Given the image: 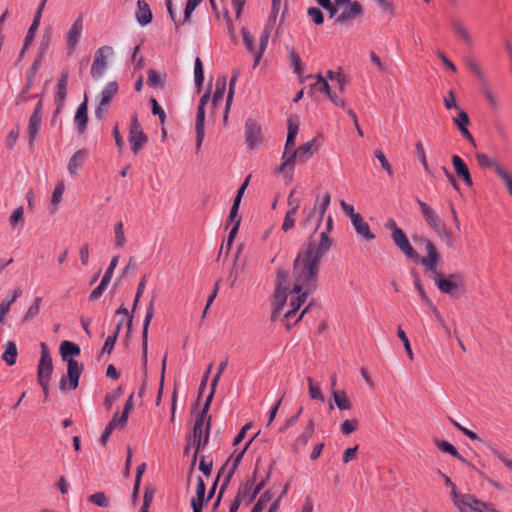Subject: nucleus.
<instances>
[{"label": "nucleus", "instance_id": "nucleus-1", "mask_svg": "<svg viewBox=\"0 0 512 512\" xmlns=\"http://www.w3.org/2000/svg\"><path fill=\"white\" fill-rule=\"evenodd\" d=\"M332 230L333 222L329 216L319 240L310 239L307 247L297 254L293 265L294 283L291 289L287 272H277L273 318L283 314L287 320L291 319L304 304L308 294L316 289L320 262L333 245V240L329 236Z\"/></svg>", "mask_w": 512, "mask_h": 512}, {"label": "nucleus", "instance_id": "nucleus-2", "mask_svg": "<svg viewBox=\"0 0 512 512\" xmlns=\"http://www.w3.org/2000/svg\"><path fill=\"white\" fill-rule=\"evenodd\" d=\"M420 241L425 245L427 255L420 259L421 265L424 267L426 273H429L431 278L435 281L437 288L451 297H458L460 289L463 286V278L460 274H450L447 277H442L438 271L440 261L439 253L434 244L426 239L421 238Z\"/></svg>", "mask_w": 512, "mask_h": 512}, {"label": "nucleus", "instance_id": "nucleus-3", "mask_svg": "<svg viewBox=\"0 0 512 512\" xmlns=\"http://www.w3.org/2000/svg\"><path fill=\"white\" fill-rule=\"evenodd\" d=\"M81 350L80 347L74 342L65 340L60 344V354L64 361L67 362V377H62L59 381V388L61 391L66 389L75 390L78 387L79 378L81 376L83 366L73 357L78 356Z\"/></svg>", "mask_w": 512, "mask_h": 512}, {"label": "nucleus", "instance_id": "nucleus-4", "mask_svg": "<svg viewBox=\"0 0 512 512\" xmlns=\"http://www.w3.org/2000/svg\"><path fill=\"white\" fill-rule=\"evenodd\" d=\"M210 404H211V395H208L203 408L199 411V413L196 416V420H195L194 427H193L192 441L184 449L185 454L188 453L190 446H192L195 449L191 468H193L196 463L199 451L209 441L211 421H210V417H208L207 413H208Z\"/></svg>", "mask_w": 512, "mask_h": 512}, {"label": "nucleus", "instance_id": "nucleus-5", "mask_svg": "<svg viewBox=\"0 0 512 512\" xmlns=\"http://www.w3.org/2000/svg\"><path fill=\"white\" fill-rule=\"evenodd\" d=\"M330 202H331V195H330V193L326 192L320 200L318 198L316 199L314 206L312 208H310V209L304 208L303 209L302 214L304 215V219L302 220L301 225L304 228H306V227L313 228V234L309 237L307 243H309L310 239L319 240L321 232L325 230L327 218L329 216H332L331 214H329L326 217L325 225H324L323 229L318 233V230L321 227L322 221H323L325 213L330 205ZM331 218L333 219V217H331ZM332 222L334 223L333 220H332ZM306 245H308V244H306ZM306 247L307 246H305V248Z\"/></svg>", "mask_w": 512, "mask_h": 512}, {"label": "nucleus", "instance_id": "nucleus-6", "mask_svg": "<svg viewBox=\"0 0 512 512\" xmlns=\"http://www.w3.org/2000/svg\"><path fill=\"white\" fill-rule=\"evenodd\" d=\"M315 144V139L301 145L296 150H293L290 155L288 153L282 154V163L277 168L279 173H287L288 177L291 178L294 172V165L296 159L300 161H307L313 154L312 148Z\"/></svg>", "mask_w": 512, "mask_h": 512}, {"label": "nucleus", "instance_id": "nucleus-7", "mask_svg": "<svg viewBox=\"0 0 512 512\" xmlns=\"http://www.w3.org/2000/svg\"><path fill=\"white\" fill-rule=\"evenodd\" d=\"M41 357L38 364V381L45 395H48L49 382L53 371V364L49 348L46 343H41Z\"/></svg>", "mask_w": 512, "mask_h": 512}, {"label": "nucleus", "instance_id": "nucleus-8", "mask_svg": "<svg viewBox=\"0 0 512 512\" xmlns=\"http://www.w3.org/2000/svg\"><path fill=\"white\" fill-rule=\"evenodd\" d=\"M427 225L442 239H449L450 234L436 211L426 202L416 199Z\"/></svg>", "mask_w": 512, "mask_h": 512}, {"label": "nucleus", "instance_id": "nucleus-9", "mask_svg": "<svg viewBox=\"0 0 512 512\" xmlns=\"http://www.w3.org/2000/svg\"><path fill=\"white\" fill-rule=\"evenodd\" d=\"M251 441L252 440H250L241 451L237 452L236 454L231 455V457L228 459V461L221 467V469H220V471L218 473V478L221 475H224V480H223V483L221 485L220 492H219L218 498H217V500H216V502L214 504V507L218 506V504L220 502V499H221V495H222L224 489L226 488V486L230 482L232 476L234 475V473H235V471L237 469V466L241 462V460H242L246 450L248 449Z\"/></svg>", "mask_w": 512, "mask_h": 512}, {"label": "nucleus", "instance_id": "nucleus-10", "mask_svg": "<svg viewBox=\"0 0 512 512\" xmlns=\"http://www.w3.org/2000/svg\"><path fill=\"white\" fill-rule=\"evenodd\" d=\"M114 54L111 46L105 45L99 47L94 53V59L90 74L93 79H100L108 68V61Z\"/></svg>", "mask_w": 512, "mask_h": 512}, {"label": "nucleus", "instance_id": "nucleus-11", "mask_svg": "<svg viewBox=\"0 0 512 512\" xmlns=\"http://www.w3.org/2000/svg\"><path fill=\"white\" fill-rule=\"evenodd\" d=\"M119 90L118 83L116 81L108 82L100 94L97 96V106L95 108V117L101 120L107 111V108L113 98L117 95Z\"/></svg>", "mask_w": 512, "mask_h": 512}, {"label": "nucleus", "instance_id": "nucleus-12", "mask_svg": "<svg viewBox=\"0 0 512 512\" xmlns=\"http://www.w3.org/2000/svg\"><path fill=\"white\" fill-rule=\"evenodd\" d=\"M83 29V17L82 15H80L73 21V23L71 24V26L65 34L66 53L68 56L72 55L75 52L78 44L81 41Z\"/></svg>", "mask_w": 512, "mask_h": 512}, {"label": "nucleus", "instance_id": "nucleus-13", "mask_svg": "<svg viewBox=\"0 0 512 512\" xmlns=\"http://www.w3.org/2000/svg\"><path fill=\"white\" fill-rule=\"evenodd\" d=\"M129 143L134 154H137L138 151L147 143V136L144 134L135 113L131 117Z\"/></svg>", "mask_w": 512, "mask_h": 512}, {"label": "nucleus", "instance_id": "nucleus-14", "mask_svg": "<svg viewBox=\"0 0 512 512\" xmlns=\"http://www.w3.org/2000/svg\"><path fill=\"white\" fill-rule=\"evenodd\" d=\"M452 500L460 512H483L488 506L469 494H458Z\"/></svg>", "mask_w": 512, "mask_h": 512}, {"label": "nucleus", "instance_id": "nucleus-15", "mask_svg": "<svg viewBox=\"0 0 512 512\" xmlns=\"http://www.w3.org/2000/svg\"><path fill=\"white\" fill-rule=\"evenodd\" d=\"M391 237H392L394 244L400 249V251L406 257H408L414 261L420 262V259L422 257H420L418 255V253L410 245L409 240L402 229L395 230V233H392Z\"/></svg>", "mask_w": 512, "mask_h": 512}, {"label": "nucleus", "instance_id": "nucleus-16", "mask_svg": "<svg viewBox=\"0 0 512 512\" xmlns=\"http://www.w3.org/2000/svg\"><path fill=\"white\" fill-rule=\"evenodd\" d=\"M154 301L155 296L152 297L147 309L146 314L143 322V329H142V360H143V366L146 367L147 365V357H148V329L149 325L151 323V320L154 316Z\"/></svg>", "mask_w": 512, "mask_h": 512}, {"label": "nucleus", "instance_id": "nucleus-17", "mask_svg": "<svg viewBox=\"0 0 512 512\" xmlns=\"http://www.w3.org/2000/svg\"><path fill=\"white\" fill-rule=\"evenodd\" d=\"M262 142L261 127L254 120L248 119L245 123V144L254 149Z\"/></svg>", "mask_w": 512, "mask_h": 512}, {"label": "nucleus", "instance_id": "nucleus-18", "mask_svg": "<svg viewBox=\"0 0 512 512\" xmlns=\"http://www.w3.org/2000/svg\"><path fill=\"white\" fill-rule=\"evenodd\" d=\"M89 153L85 149L77 150L69 159L67 170L70 176L75 177L78 174V170L84 165Z\"/></svg>", "mask_w": 512, "mask_h": 512}, {"label": "nucleus", "instance_id": "nucleus-19", "mask_svg": "<svg viewBox=\"0 0 512 512\" xmlns=\"http://www.w3.org/2000/svg\"><path fill=\"white\" fill-rule=\"evenodd\" d=\"M46 2H47V0H42V2L39 4V6L35 12L33 22L30 25V27L26 33L25 39H24V47L22 49V53L34 40L35 32L38 29L39 22H40V19L42 16V12L45 8Z\"/></svg>", "mask_w": 512, "mask_h": 512}, {"label": "nucleus", "instance_id": "nucleus-20", "mask_svg": "<svg viewBox=\"0 0 512 512\" xmlns=\"http://www.w3.org/2000/svg\"><path fill=\"white\" fill-rule=\"evenodd\" d=\"M21 294L22 290L17 287L12 291L11 295H6L5 298L2 299L0 303V325L5 324L6 317L12 304L21 296Z\"/></svg>", "mask_w": 512, "mask_h": 512}, {"label": "nucleus", "instance_id": "nucleus-21", "mask_svg": "<svg viewBox=\"0 0 512 512\" xmlns=\"http://www.w3.org/2000/svg\"><path fill=\"white\" fill-rule=\"evenodd\" d=\"M363 13L362 6L359 2L353 1L347 3V7L337 16L336 23H344L350 19L361 16Z\"/></svg>", "mask_w": 512, "mask_h": 512}, {"label": "nucleus", "instance_id": "nucleus-22", "mask_svg": "<svg viewBox=\"0 0 512 512\" xmlns=\"http://www.w3.org/2000/svg\"><path fill=\"white\" fill-rule=\"evenodd\" d=\"M195 133H196V152H198L202 146L204 137H205V109L197 108L196 115V123H195Z\"/></svg>", "mask_w": 512, "mask_h": 512}, {"label": "nucleus", "instance_id": "nucleus-23", "mask_svg": "<svg viewBox=\"0 0 512 512\" xmlns=\"http://www.w3.org/2000/svg\"><path fill=\"white\" fill-rule=\"evenodd\" d=\"M354 230L357 235L362 237L366 241H371L375 238V235L371 232L369 224L363 219V217L358 215L351 220Z\"/></svg>", "mask_w": 512, "mask_h": 512}, {"label": "nucleus", "instance_id": "nucleus-24", "mask_svg": "<svg viewBox=\"0 0 512 512\" xmlns=\"http://www.w3.org/2000/svg\"><path fill=\"white\" fill-rule=\"evenodd\" d=\"M274 24L275 22H269V19L265 24V27L260 37L259 49L255 54L254 67H256L259 64L260 59L262 58V55L265 52Z\"/></svg>", "mask_w": 512, "mask_h": 512}, {"label": "nucleus", "instance_id": "nucleus-25", "mask_svg": "<svg viewBox=\"0 0 512 512\" xmlns=\"http://www.w3.org/2000/svg\"><path fill=\"white\" fill-rule=\"evenodd\" d=\"M74 121L78 132L82 134L86 130L88 123V105L86 97L84 101L78 106Z\"/></svg>", "mask_w": 512, "mask_h": 512}, {"label": "nucleus", "instance_id": "nucleus-26", "mask_svg": "<svg viewBox=\"0 0 512 512\" xmlns=\"http://www.w3.org/2000/svg\"><path fill=\"white\" fill-rule=\"evenodd\" d=\"M452 163L458 177H460L465 182L466 185L472 186L473 181L469 169L467 165L464 163V161L458 155H453Z\"/></svg>", "mask_w": 512, "mask_h": 512}, {"label": "nucleus", "instance_id": "nucleus-27", "mask_svg": "<svg viewBox=\"0 0 512 512\" xmlns=\"http://www.w3.org/2000/svg\"><path fill=\"white\" fill-rule=\"evenodd\" d=\"M136 20L141 26H146L152 21L151 10L144 0L137 1Z\"/></svg>", "mask_w": 512, "mask_h": 512}, {"label": "nucleus", "instance_id": "nucleus-28", "mask_svg": "<svg viewBox=\"0 0 512 512\" xmlns=\"http://www.w3.org/2000/svg\"><path fill=\"white\" fill-rule=\"evenodd\" d=\"M41 130V116L37 114H31L28 123V142L30 146H33L36 141L39 132Z\"/></svg>", "mask_w": 512, "mask_h": 512}, {"label": "nucleus", "instance_id": "nucleus-29", "mask_svg": "<svg viewBox=\"0 0 512 512\" xmlns=\"http://www.w3.org/2000/svg\"><path fill=\"white\" fill-rule=\"evenodd\" d=\"M452 29L455 35L461 39L466 45L472 46L473 45V38L467 29V27L458 20H455L452 22Z\"/></svg>", "mask_w": 512, "mask_h": 512}, {"label": "nucleus", "instance_id": "nucleus-30", "mask_svg": "<svg viewBox=\"0 0 512 512\" xmlns=\"http://www.w3.org/2000/svg\"><path fill=\"white\" fill-rule=\"evenodd\" d=\"M487 447L491 454L496 457L503 465L512 472V458L508 455V453L500 448H498L494 443H488Z\"/></svg>", "mask_w": 512, "mask_h": 512}, {"label": "nucleus", "instance_id": "nucleus-31", "mask_svg": "<svg viewBox=\"0 0 512 512\" xmlns=\"http://www.w3.org/2000/svg\"><path fill=\"white\" fill-rule=\"evenodd\" d=\"M313 433H314V422H313V420H309L308 425L306 426L305 430L295 440V442L293 444V449L295 451H299L300 448L307 445L309 440L312 438Z\"/></svg>", "mask_w": 512, "mask_h": 512}, {"label": "nucleus", "instance_id": "nucleus-32", "mask_svg": "<svg viewBox=\"0 0 512 512\" xmlns=\"http://www.w3.org/2000/svg\"><path fill=\"white\" fill-rule=\"evenodd\" d=\"M332 398L339 410H349L352 407L351 401L348 399L344 390H332Z\"/></svg>", "mask_w": 512, "mask_h": 512}, {"label": "nucleus", "instance_id": "nucleus-33", "mask_svg": "<svg viewBox=\"0 0 512 512\" xmlns=\"http://www.w3.org/2000/svg\"><path fill=\"white\" fill-rule=\"evenodd\" d=\"M65 190V184L63 181H59L52 193L51 203H50V212L53 214L58 210V205L62 201V197Z\"/></svg>", "mask_w": 512, "mask_h": 512}, {"label": "nucleus", "instance_id": "nucleus-34", "mask_svg": "<svg viewBox=\"0 0 512 512\" xmlns=\"http://www.w3.org/2000/svg\"><path fill=\"white\" fill-rule=\"evenodd\" d=\"M4 348H5V350H4V353L2 355L3 361L8 366L14 365L16 363V359H17V355H18L17 346H16L15 342L8 341L5 344Z\"/></svg>", "mask_w": 512, "mask_h": 512}, {"label": "nucleus", "instance_id": "nucleus-35", "mask_svg": "<svg viewBox=\"0 0 512 512\" xmlns=\"http://www.w3.org/2000/svg\"><path fill=\"white\" fill-rule=\"evenodd\" d=\"M476 160L481 168H493L497 175L499 171L498 169L505 170L496 159H491L484 153H477Z\"/></svg>", "mask_w": 512, "mask_h": 512}, {"label": "nucleus", "instance_id": "nucleus-36", "mask_svg": "<svg viewBox=\"0 0 512 512\" xmlns=\"http://www.w3.org/2000/svg\"><path fill=\"white\" fill-rule=\"evenodd\" d=\"M298 211V202L295 203L293 207H291L285 214V218L282 224V230L284 232L292 229L296 222V214Z\"/></svg>", "mask_w": 512, "mask_h": 512}, {"label": "nucleus", "instance_id": "nucleus-37", "mask_svg": "<svg viewBox=\"0 0 512 512\" xmlns=\"http://www.w3.org/2000/svg\"><path fill=\"white\" fill-rule=\"evenodd\" d=\"M437 447L444 453L451 455L452 457L458 459L461 462H465V459L462 455L457 451V449L448 441L441 440L436 442Z\"/></svg>", "mask_w": 512, "mask_h": 512}, {"label": "nucleus", "instance_id": "nucleus-38", "mask_svg": "<svg viewBox=\"0 0 512 512\" xmlns=\"http://www.w3.org/2000/svg\"><path fill=\"white\" fill-rule=\"evenodd\" d=\"M415 155L418 158L421 165L423 166L425 172L431 176H434L427 162L426 153L421 141H418L415 144Z\"/></svg>", "mask_w": 512, "mask_h": 512}, {"label": "nucleus", "instance_id": "nucleus-39", "mask_svg": "<svg viewBox=\"0 0 512 512\" xmlns=\"http://www.w3.org/2000/svg\"><path fill=\"white\" fill-rule=\"evenodd\" d=\"M114 235H115V241L114 245L116 248L120 249L123 248L126 245V237L124 233V224L122 221H119L114 226Z\"/></svg>", "mask_w": 512, "mask_h": 512}, {"label": "nucleus", "instance_id": "nucleus-40", "mask_svg": "<svg viewBox=\"0 0 512 512\" xmlns=\"http://www.w3.org/2000/svg\"><path fill=\"white\" fill-rule=\"evenodd\" d=\"M66 96H67V86L57 84L55 96H54V101L57 105L56 113L60 112L63 109V107L65 105Z\"/></svg>", "mask_w": 512, "mask_h": 512}, {"label": "nucleus", "instance_id": "nucleus-41", "mask_svg": "<svg viewBox=\"0 0 512 512\" xmlns=\"http://www.w3.org/2000/svg\"><path fill=\"white\" fill-rule=\"evenodd\" d=\"M227 365H228V357H226L223 361H221L220 364L217 367V372L214 375V377H213V379L211 381V384H210L211 390H210L209 395H211V400L213 399V395H214L215 389H216V387L218 385V382L220 380L221 375L223 374V372L227 368Z\"/></svg>", "mask_w": 512, "mask_h": 512}, {"label": "nucleus", "instance_id": "nucleus-42", "mask_svg": "<svg viewBox=\"0 0 512 512\" xmlns=\"http://www.w3.org/2000/svg\"><path fill=\"white\" fill-rule=\"evenodd\" d=\"M194 80L196 86L200 89L204 81L203 64L199 57H196L194 63Z\"/></svg>", "mask_w": 512, "mask_h": 512}, {"label": "nucleus", "instance_id": "nucleus-43", "mask_svg": "<svg viewBox=\"0 0 512 512\" xmlns=\"http://www.w3.org/2000/svg\"><path fill=\"white\" fill-rule=\"evenodd\" d=\"M121 326H122V322H120L117 327H116V330L114 332L113 335H110L106 338L105 342H104V345L102 347V353H107V354H110L111 351L113 350L114 348V345H115V342L117 340V337H118V333L121 329Z\"/></svg>", "mask_w": 512, "mask_h": 512}, {"label": "nucleus", "instance_id": "nucleus-44", "mask_svg": "<svg viewBox=\"0 0 512 512\" xmlns=\"http://www.w3.org/2000/svg\"><path fill=\"white\" fill-rule=\"evenodd\" d=\"M226 89V79H218L216 82V88L213 94L212 103L216 105L219 101L222 100Z\"/></svg>", "mask_w": 512, "mask_h": 512}, {"label": "nucleus", "instance_id": "nucleus-45", "mask_svg": "<svg viewBox=\"0 0 512 512\" xmlns=\"http://www.w3.org/2000/svg\"><path fill=\"white\" fill-rule=\"evenodd\" d=\"M309 395L311 399L324 401V395L320 390L319 385H316L311 377L307 378Z\"/></svg>", "mask_w": 512, "mask_h": 512}, {"label": "nucleus", "instance_id": "nucleus-46", "mask_svg": "<svg viewBox=\"0 0 512 512\" xmlns=\"http://www.w3.org/2000/svg\"><path fill=\"white\" fill-rule=\"evenodd\" d=\"M87 500L99 507H108L109 505V500L104 492H96L90 495Z\"/></svg>", "mask_w": 512, "mask_h": 512}, {"label": "nucleus", "instance_id": "nucleus-47", "mask_svg": "<svg viewBox=\"0 0 512 512\" xmlns=\"http://www.w3.org/2000/svg\"><path fill=\"white\" fill-rule=\"evenodd\" d=\"M271 499V493L269 491H265L254 505L251 512H262L267 504L271 501Z\"/></svg>", "mask_w": 512, "mask_h": 512}, {"label": "nucleus", "instance_id": "nucleus-48", "mask_svg": "<svg viewBox=\"0 0 512 512\" xmlns=\"http://www.w3.org/2000/svg\"><path fill=\"white\" fill-rule=\"evenodd\" d=\"M313 87L319 92L325 93L328 96L332 93L329 83L321 74L317 75V80L313 84Z\"/></svg>", "mask_w": 512, "mask_h": 512}, {"label": "nucleus", "instance_id": "nucleus-49", "mask_svg": "<svg viewBox=\"0 0 512 512\" xmlns=\"http://www.w3.org/2000/svg\"><path fill=\"white\" fill-rule=\"evenodd\" d=\"M41 302H42L41 297H36L34 299L32 305L28 308V310L24 316V321H28L39 314Z\"/></svg>", "mask_w": 512, "mask_h": 512}, {"label": "nucleus", "instance_id": "nucleus-50", "mask_svg": "<svg viewBox=\"0 0 512 512\" xmlns=\"http://www.w3.org/2000/svg\"><path fill=\"white\" fill-rule=\"evenodd\" d=\"M24 210L22 206L17 207L14 209L12 214L9 217V222L12 227H16L18 224L24 223Z\"/></svg>", "mask_w": 512, "mask_h": 512}, {"label": "nucleus", "instance_id": "nucleus-51", "mask_svg": "<svg viewBox=\"0 0 512 512\" xmlns=\"http://www.w3.org/2000/svg\"><path fill=\"white\" fill-rule=\"evenodd\" d=\"M289 60L294 72L298 75H301L303 72L301 67V59L293 48L289 50Z\"/></svg>", "mask_w": 512, "mask_h": 512}, {"label": "nucleus", "instance_id": "nucleus-52", "mask_svg": "<svg viewBox=\"0 0 512 512\" xmlns=\"http://www.w3.org/2000/svg\"><path fill=\"white\" fill-rule=\"evenodd\" d=\"M307 15L315 25H321L324 22L322 11L317 7H310L307 10Z\"/></svg>", "mask_w": 512, "mask_h": 512}, {"label": "nucleus", "instance_id": "nucleus-53", "mask_svg": "<svg viewBox=\"0 0 512 512\" xmlns=\"http://www.w3.org/2000/svg\"><path fill=\"white\" fill-rule=\"evenodd\" d=\"M205 491H206L205 483H204L202 477L199 476L197 479V487H196V496H197L196 502L198 504H201V506L206 504Z\"/></svg>", "mask_w": 512, "mask_h": 512}, {"label": "nucleus", "instance_id": "nucleus-54", "mask_svg": "<svg viewBox=\"0 0 512 512\" xmlns=\"http://www.w3.org/2000/svg\"><path fill=\"white\" fill-rule=\"evenodd\" d=\"M238 233V224H234L228 234V237L226 239V241L222 244L221 246V249H220V253H222V251L225 249V252L228 253L232 244H233V241H234V238L236 237Z\"/></svg>", "mask_w": 512, "mask_h": 512}, {"label": "nucleus", "instance_id": "nucleus-55", "mask_svg": "<svg viewBox=\"0 0 512 512\" xmlns=\"http://www.w3.org/2000/svg\"><path fill=\"white\" fill-rule=\"evenodd\" d=\"M118 261H119V256H114L111 261H110V264L109 266L107 267L103 277H102V281L106 282V283H110L111 281V278L113 276V273H114V270L115 268L117 267V264H118Z\"/></svg>", "mask_w": 512, "mask_h": 512}, {"label": "nucleus", "instance_id": "nucleus-56", "mask_svg": "<svg viewBox=\"0 0 512 512\" xmlns=\"http://www.w3.org/2000/svg\"><path fill=\"white\" fill-rule=\"evenodd\" d=\"M122 393L123 389L120 386L106 395L104 404L108 410L112 407L113 403L122 395Z\"/></svg>", "mask_w": 512, "mask_h": 512}, {"label": "nucleus", "instance_id": "nucleus-57", "mask_svg": "<svg viewBox=\"0 0 512 512\" xmlns=\"http://www.w3.org/2000/svg\"><path fill=\"white\" fill-rule=\"evenodd\" d=\"M397 335L403 342V345H404L405 351L407 352L408 357L410 359H413V351H412L409 339H408L406 333L404 332V330L401 328V326H399L397 329Z\"/></svg>", "mask_w": 512, "mask_h": 512}, {"label": "nucleus", "instance_id": "nucleus-58", "mask_svg": "<svg viewBox=\"0 0 512 512\" xmlns=\"http://www.w3.org/2000/svg\"><path fill=\"white\" fill-rule=\"evenodd\" d=\"M374 156L379 160L382 168L388 173V175H392V167L388 162L387 158L385 157L384 153L381 150L377 149L374 152Z\"/></svg>", "mask_w": 512, "mask_h": 512}, {"label": "nucleus", "instance_id": "nucleus-59", "mask_svg": "<svg viewBox=\"0 0 512 512\" xmlns=\"http://www.w3.org/2000/svg\"><path fill=\"white\" fill-rule=\"evenodd\" d=\"M147 84L151 87H157L162 85V78L160 73L150 69L148 71Z\"/></svg>", "mask_w": 512, "mask_h": 512}, {"label": "nucleus", "instance_id": "nucleus-60", "mask_svg": "<svg viewBox=\"0 0 512 512\" xmlns=\"http://www.w3.org/2000/svg\"><path fill=\"white\" fill-rule=\"evenodd\" d=\"M241 34H242L243 42H244L246 49L249 52L256 54L255 45H254L253 37L251 36V34L245 28L241 29Z\"/></svg>", "mask_w": 512, "mask_h": 512}, {"label": "nucleus", "instance_id": "nucleus-61", "mask_svg": "<svg viewBox=\"0 0 512 512\" xmlns=\"http://www.w3.org/2000/svg\"><path fill=\"white\" fill-rule=\"evenodd\" d=\"M108 285H109L108 283L101 280L99 285L96 288H94L92 290V292L90 293L89 300L95 301V300L99 299L103 295V293L106 290V288L108 287Z\"/></svg>", "mask_w": 512, "mask_h": 512}, {"label": "nucleus", "instance_id": "nucleus-62", "mask_svg": "<svg viewBox=\"0 0 512 512\" xmlns=\"http://www.w3.org/2000/svg\"><path fill=\"white\" fill-rule=\"evenodd\" d=\"M357 420H345L340 427V431L344 435H349L356 430Z\"/></svg>", "mask_w": 512, "mask_h": 512}, {"label": "nucleus", "instance_id": "nucleus-63", "mask_svg": "<svg viewBox=\"0 0 512 512\" xmlns=\"http://www.w3.org/2000/svg\"><path fill=\"white\" fill-rule=\"evenodd\" d=\"M454 123L457 125L458 129L466 128L470 124L467 113L464 110H461L458 113V116L454 118Z\"/></svg>", "mask_w": 512, "mask_h": 512}, {"label": "nucleus", "instance_id": "nucleus-64", "mask_svg": "<svg viewBox=\"0 0 512 512\" xmlns=\"http://www.w3.org/2000/svg\"><path fill=\"white\" fill-rule=\"evenodd\" d=\"M498 170V176L505 183L508 193L512 196V176L506 170Z\"/></svg>", "mask_w": 512, "mask_h": 512}]
</instances>
